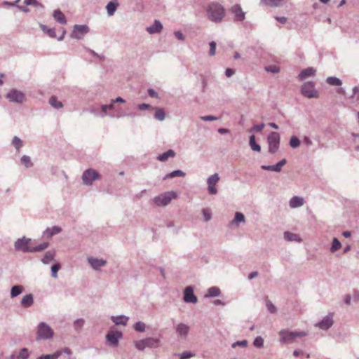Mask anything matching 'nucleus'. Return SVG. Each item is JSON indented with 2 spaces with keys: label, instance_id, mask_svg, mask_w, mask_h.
Returning <instances> with one entry per match:
<instances>
[{
  "label": "nucleus",
  "instance_id": "obj_32",
  "mask_svg": "<svg viewBox=\"0 0 359 359\" xmlns=\"http://www.w3.org/2000/svg\"><path fill=\"white\" fill-rule=\"evenodd\" d=\"M23 290V287L20 285H15L11 287V297L15 298L20 295Z\"/></svg>",
  "mask_w": 359,
  "mask_h": 359
},
{
  "label": "nucleus",
  "instance_id": "obj_62",
  "mask_svg": "<svg viewBox=\"0 0 359 359\" xmlns=\"http://www.w3.org/2000/svg\"><path fill=\"white\" fill-rule=\"evenodd\" d=\"M137 108H138V109L143 111V110L149 109V108H151V105L149 104L142 103V104H138Z\"/></svg>",
  "mask_w": 359,
  "mask_h": 359
},
{
  "label": "nucleus",
  "instance_id": "obj_52",
  "mask_svg": "<svg viewBox=\"0 0 359 359\" xmlns=\"http://www.w3.org/2000/svg\"><path fill=\"white\" fill-rule=\"evenodd\" d=\"M233 222L235 223H240V222H245V216L243 213L236 212L235 214V217L233 219Z\"/></svg>",
  "mask_w": 359,
  "mask_h": 359
},
{
  "label": "nucleus",
  "instance_id": "obj_20",
  "mask_svg": "<svg viewBox=\"0 0 359 359\" xmlns=\"http://www.w3.org/2000/svg\"><path fill=\"white\" fill-rule=\"evenodd\" d=\"M62 231V229L59 226H54L51 228L48 227L43 233V236L48 238H51L53 235L59 233Z\"/></svg>",
  "mask_w": 359,
  "mask_h": 359
},
{
  "label": "nucleus",
  "instance_id": "obj_15",
  "mask_svg": "<svg viewBox=\"0 0 359 359\" xmlns=\"http://www.w3.org/2000/svg\"><path fill=\"white\" fill-rule=\"evenodd\" d=\"M333 323V315L332 313H329L325 317H324L319 323H318L316 325V326L320 327L323 330H327L329 328L332 327Z\"/></svg>",
  "mask_w": 359,
  "mask_h": 359
},
{
  "label": "nucleus",
  "instance_id": "obj_51",
  "mask_svg": "<svg viewBox=\"0 0 359 359\" xmlns=\"http://www.w3.org/2000/svg\"><path fill=\"white\" fill-rule=\"evenodd\" d=\"M61 266L59 263H56L51 266V276L56 278L57 277V271L60 269Z\"/></svg>",
  "mask_w": 359,
  "mask_h": 359
},
{
  "label": "nucleus",
  "instance_id": "obj_37",
  "mask_svg": "<svg viewBox=\"0 0 359 359\" xmlns=\"http://www.w3.org/2000/svg\"><path fill=\"white\" fill-rule=\"evenodd\" d=\"M41 29L46 32L50 37L51 38H55L56 37V33L55 30L53 28H48L47 26L41 24L40 25Z\"/></svg>",
  "mask_w": 359,
  "mask_h": 359
},
{
  "label": "nucleus",
  "instance_id": "obj_42",
  "mask_svg": "<svg viewBox=\"0 0 359 359\" xmlns=\"http://www.w3.org/2000/svg\"><path fill=\"white\" fill-rule=\"evenodd\" d=\"M48 246H49V243L48 242H44L37 246L32 247V252L33 253V252H41V251L46 250V248H48Z\"/></svg>",
  "mask_w": 359,
  "mask_h": 359
},
{
  "label": "nucleus",
  "instance_id": "obj_48",
  "mask_svg": "<svg viewBox=\"0 0 359 359\" xmlns=\"http://www.w3.org/2000/svg\"><path fill=\"white\" fill-rule=\"evenodd\" d=\"M300 143H301L300 140L296 136H292L290 138V142H289L290 146L292 148H297L300 145Z\"/></svg>",
  "mask_w": 359,
  "mask_h": 359
},
{
  "label": "nucleus",
  "instance_id": "obj_17",
  "mask_svg": "<svg viewBox=\"0 0 359 359\" xmlns=\"http://www.w3.org/2000/svg\"><path fill=\"white\" fill-rule=\"evenodd\" d=\"M231 12L234 14L235 21H243L245 19V13L243 11L241 6L239 4L233 6L231 8Z\"/></svg>",
  "mask_w": 359,
  "mask_h": 359
},
{
  "label": "nucleus",
  "instance_id": "obj_36",
  "mask_svg": "<svg viewBox=\"0 0 359 359\" xmlns=\"http://www.w3.org/2000/svg\"><path fill=\"white\" fill-rule=\"evenodd\" d=\"M326 82L328 84H330L331 86H340L342 84L341 80L335 76L327 77L326 79Z\"/></svg>",
  "mask_w": 359,
  "mask_h": 359
},
{
  "label": "nucleus",
  "instance_id": "obj_7",
  "mask_svg": "<svg viewBox=\"0 0 359 359\" xmlns=\"http://www.w3.org/2000/svg\"><path fill=\"white\" fill-rule=\"evenodd\" d=\"M160 340L156 338L148 337L135 341V346L140 351H144L146 348H153L158 346Z\"/></svg>",
  "mask_w": 359,
  "mask_h": 359
},
{
  "label": "nucleus",
  "instance_id": "obj_35",
  "mask_svg": "<svg viewBox=\"0 0 359 359\" xmlns=\"http://www.w3.org/2000/svg\"><path fill=\"white\" fill-rule=\"evenodd\" d=\"M49 104L55 109H61L63 107L62 102L59 101L55 96H52L49 99Z\"/></svg>",
  "mask_w": 359,
  "mask_h": 359
},
{
  "label": "nucleus",
  "instance_id": "obj_38",
  "mask_svg": "<svg viewBox=\"0 0 359 359\" xmlns=\"http://www.w3.org/2000/svg\"><path fill=\"white\" fill-rule=\"evenodd\" d=\"M62 351H57L53 354L42 355L37 358V359H57L61 355Z\"/></svg>",
  "mask_w": 359,
  "mask_h": 359
},
{
  "label": "nucleus",
  "instance_id": "obj_4",
  "mask_svg": "<svg viewBox=\"0 0 359 359\" xmlns=\"http://www.w3.org/2000/svg\"><path fill=\"white\" fill-rule=\"evenodd\" d=\"M32 242V239L23 236L20 238H18L14 243V248L16 251L26 252H32V247L29 244Z\"/></svg>",
  "mask_w": 359,
  "mask_h": 359
},
{
  "label": "nucleus",
  "instance_id": "obj_23",
  "mask_svg": "<svg viewBox=\"0 0 359 359\" xmlns=\"http://www.w3.org/2000/svg\"><path fill=\"white\" fill-rule=\"evenodd\" d=\"M34 303V297L32 294H27L23 297L20 302V304L23 308H29Z\"/></svg>",
  "mask_w": 359,
  "mask_h": 359
},
{
  "label": "nucleus",
  "instance_id": "obj_44",
  "mask_svg": "<svg viewBox=\"0 0 359 359\" xmlns=\"http://www.w3.org/2000/svg\"><path fill=\"white\" fill-rule=\"evenodd\" d=\"M24 4L26 6H33L35 7H39L41 8H44V6L39 2L37 0H25Z\"/></svg>",
  "mask_w": 359,
  "mask_h": 359
},
{
  "label": "nucleus",
  "instance_id": "obj_30",
  "mask_svg": "<svg viewBox=\"0 0 359 359\" xmlns=\"http://www.w3.org/2000/svg\"><path fill=\"white\" fill-rule=\"evenodd\" d=\"M185 175H186V173L184 171H182L181 170H175L165 175L163 179L165 180L167 179L173 178L175 177H185Z\"/></svg>",
  "mask_w": 359,
  "mask_h": 359
},
{
  "label": "nucleus",
  "instance_id": "obj_27",
  "mask_svg": "<svg viewBox=\"0 0 359 359\" xmlns=\"http://www.w3.org/2000/svg\"><path fill=\"white\" fill-rule=\"evenodd\" d=\"M55 255V250L47 251L45 253L43 257L42 258L41 262L44 264H48L50 263V261L54 259Z\"/></svg>",
  "mask_w": 359,
  "mask_h": 359
},
{
  "label": "nucleus",
  "instance_id": "obj_10",
  "mask_svg": "<svg viewBox=\"0 0 359 359\" xmlns=\"http://www.w3.org/2000/svg\"><path fill=\"white\" fill-rule=\"evenodd\" d=\"M89 31L90 29L86 25H75L73 27L71 37L80 40L83 39Z\"/></svg>",
  "mask_w": 359,
  "mask_h": 359
},
{
  "label": "nucleus",
  "instance_id": "obj_49",
  "mask_svg": "<svg viewBox=\"0 0 359 359\" xmlns=\"http://www.w3.org/2000/svg\"><path fill=\"white\" fill-rule=\"evenodd\" d=\"M286 163H287V160L285 158H283L281 161H280L279 162H278L276 165H274V172H280L283 166L285 165Z\"/></svg>",
  "mask_w": 359,
  "mask_h": 359
},
{
  "label": "nucleus",
  "instance_id": "obj_53",
  "mask_svg": "<svg viewBox=\"0 0 359 359\" xmlns=\"http://www.w3.org/2000/svg\"><path fill=\"white\" fill-rule=\"evenodd\" d=\"M178 355L180 356V359H189L194 355V354L189 351H185Z\"/></svg>",
  "mask_w": 359,
  "mask_h": 359
},
{
  "label": "nucleus",
  "instance_id": "obj_46",
  "mask_svg": "<svg viewBox=\"0 0 359 359\" xmlns=\"http://www.w3.org/2000/svg\"><path fill=\"white\" fill-rule=\"evenodd\" d=\"M21 163L25 165L26 168H31L33 163L31 161V158L29 156L23 155L21 158Z\"/></svg>",
  "mask_w": 359,
  "mask_h": 359
},
{
  "label": "nucleus",
  "instance_id": "obj_31",
  "mask_svg": "<svg viewBox=\"0 0 359 359\" xmlns=\"http://www.w3.org/2000/svg\"><path fill=\"white\" fill-rule=\"evenodd\" d=\"M261 4L271 7H279L283 5V0H260Z\"/></svg>",
  "mask_w": 359,
  "mask_h": 359
},
{
  "label": "nucleus",
  "instance_id": "obj_22",
  "mask_svg": "<svg viewBox=\"0 0 359 359\" xmlns=\"http://www.w3.org/2000/svg\"><path fill=\"white\" fill-rule=\"evenodd\" d=\"M189 331V327L184 323H180L176 327L177 333L182 337H187Z\"/></svg>",
  "mask_w": 359,
  "mask_h": 359
},
{
  "label": "nucleus",
  "instance_id": "obj_59",
  "mask_svg": "<svg viewBox=\"0 0 359 359\" xmlns=\"http://www.w3.org/2000/svg\"><path fill=\"white\" fill-rule=\"evenodd\" d=\"M216 43L215 41H211L210 43V50H209V55L210 56H213L215 55V50H216Z\"/></svg>",
  "mask_w": 359,
  "mask_h": 359
},
{
  "label": "nucleus",
  "instance_id": "obj_6",
  "mask_svg": "<svg viewBox=\"0 0 359 359\" xmlns=\"http://www.w3.org/2000/svg\"><path fill=\"white\" fill-rule=\"evenodd\" d=\"M279 334L280 336V342H290L293 341L297 337H303L307 335L306 332H289L285 330L280 331Z\"/></svg>",
  "mask_w": 359,
  "mask_h": 359
},
{
  "label": "nucleus",
  "instance_id": "obj_57",
  "mask_svg": "<svg viewBox=\"0 0 359 359\" xmlns=\"http://www.w3.org/2000/svg\"><path fill=\"white\" fill-rule=\"evenodd\" d=\"M248 345V341L244 339L241 341H237L232 344V347L235 348L236 346H242L245 347Z\"/></svg>",
  "mask_w": 359,
  "mask_h": 359
},
{
  "label": "nucleus",
  "instance_id": "obj_29",
  "mask_svg": "<svg viewBox=\"0 0 359 359\" xmlns=\"http://www.w3.org/2000/svg\"><path fill=\"white\" fill-rule=\"evenodd\" d=\"M221 290L218 287H211L208 289V293L205 295V297H215L219 296Z\"/></svg>",
  "mask_w": 359,
  "mask_h": 359
},
{
  "label": "nucleus",
  "instance_id": "obj_47",
  "mask_svg": "<svg viewBox=\"0 0 359 359\" xmlns=\"http://www.w3.org/2000/svg\"><path fill=\"white\" fill-rule=\"evenodd\" d=\"M12 144L15 146L18 151H19L20 148L22 147V141L17 136H15L13 138Z\"/></svg>",
  "mask_w": 359,
  "mask_h": 359
},
{
  "label": "nucleus",
  "instance_id": "obj_25",
  "mask_svg": "<svg viewBox=\"0 0 359 359\" xmlns=\"http://www.w3.org/2000/svg\"><path fill=\"white\" fill-rule=\"evenodd\" d=\"M175 156V152L172 149H169L166 151L165 152L158 155L156 157V159L159 161H165L169 158H173Z\"/></svg>",
  "mask_w": 359,
  "mask_h": 359
},
{
  "label": "nucleus",
  "instance_id": "obj_40",
  "mask_svg": "<svg viewBox=\"0 0 359 359\" xmlns=\"http://www.w3.org/2000/svg\"><path fill=\"white\" fill-rule=\"evenodd\" d=\"M165 113L161 108H156L154 114V118L158 121H163L165 119Z\"/></svg>",
  "mask_w": 359,
  "mask_h": 359
},
{
  "label": "nucleus",
  "instance_id": "obj_13",
  "mask_svg": "<svg viewBox=\"0 0 359 359\" xmlns=\"http://www.w3.org/2000/svg\"><path fill=\"white\" fill-rule=\"evenodd\" d=\"M183 300L186 303H197L198 298L194 292V287L192 286H187L184 288Z\"/></svg>",
  "mask_w": 359,
  "mask_h": 359
},
{
  "label": "nucleus",
  "instance_id": "obj_8",
  "mask_svg": "<svg viewBox=\"0 0 359 359\" xmlns=\"http://www.w3.org/2000/svg\"><path fill=\"white\" fill-rule=\"evenodd\" d=\"M53 335V332L50 327L45 323H40L38 325L36 340L48 339Z\"/></svg>",
  "mask_w": 359,
  "mask_h": 359
},
{
  "label": "nucleus",
  "instance_id": "obj_24",
  "mask_svg": "<svg viewBox=\"0 0 359 359\" xmlns=\"http://www.w3.org/2000/svg\"><path fill=\"white\" fill-rule=\"evenodd\" d=\"M128 319V317L123 315L118 316H111V320L116 325H126Z\"/></svg>",
  "mask_w": 359,
  "mask_h": 359
},
{
  "label": "nucleus",
  "instance_id": "obj_9",
  "mask_svg": "<svg viewBox=\"0 0 359 359\" xmlns=\"http://www.w3.org/2000/svg\"><path fill=\"white\" fill-rule=\"evenodd\" d=\"M100 178V175L99 172L92 168L86 170L82 175L83 183L87 186L91 185L93 181L99 180Z\"/></svg>",
  "mask_w": 359,
  "mask_h": 359
},
{
  "label": "nucleus",
  "instance_id": "obj_61",
  "mask_svg": "<svg viewBox=\"0 0 359 359\" xmlns=\"http://www.w3.org/2000/svg\"><path fill=\"white\" fill-rule=\"evenodd\" d=\"M203 218H204V221L205 222H208V221H210L211 219V215H210V213H209L208 212V210H205V209L203 210Z\"/></svg>",
  "mask_w": 359,
  "mask_h": 359
},
{
  "label": "nucleus",
  "instance_id": "obj_28",
  "mask_svg": "<svg viewBox=\"0 0 359 359\" xmlns=\"http://www.w3.org/2000/svg\"><path fill=\"white\" fill-rule=\"evenodd\" d=\"M118 6V2H114V1L109 2L106 6L107 15L109 16H112L114 14V13L116 12Z\"/></svg>",
  "mask_w": 359,
  "mask_h": 359
},
{
  "label": "nucleus",
  "instance_id": "obj_11",
  "mask_svg": "<svg viewBox=\"0 0 359 359\" xmlns=\"http://www.w3.org/2000/svg\"><path fill=\"white\" fill-rule=\"evenodd\" d=\"M107 343L109 346L116 347L118 344L121 339L123 337V333L121 331H110L106 334Z\"/></svg>",
  "mask_w": 359,
  "mask_h": 359
},
{
  "label": "nucleus",
  "instance_id": "obj_18",
  "mask_svg": "<svg viewBox=\"0 0 359 359\" xmlns=\"http://www.w3.org/2000/svg\"><path fill=\"white\" fill-rule=\"evenodd\" d=\"M316 72V70L313 67L306 68L301 71V72L298 75V79L301 81H304L309 76H314Z\"/></svg>",
  "mask_w": 359,
  "mask_h": 359
},
{
  "label": "nucleus",
  "instance_id": "obj_1",
  "mask_svg": "<svg viewBox=\"0 0 359 359\" xmlns=\"http://www.w3.org/2000/svg\"><path fill=\"white\" fill-rule=\"evenodd\" d=\"M207 18L211 22H221L225 15V9L222 5L217 2L209 4L205 9Z\"/></svg>",
  "mask_w": 359,
  "mask_h": 359
},
{
  "label": "nucleus",
  "instance_id": "obj_16",
  "mask_svg": "<svg viewBox=\"0 0 359 359\" xmlns=\"http://www.w3.org/2000/svg\"><path fill=\"white\" fill-rule=\"evenodd\" d=\"M87 260L91 267L95 271L100 270L101 267H103L107 264V261L103 259H97L90 257L87 258Z\"/></svg>",
  "mask_w": 359,
  "mask_h": 359
},
{
  "label": "nucleus",
  "instance_id": "obj_60",
  "mask_svg": "<svg viewBox=\"0 0 359 359\" xmlns=\"http://www.w3.org/2000/svg\"><path fill=\"white\" fill-rule=\"evenodd\" d=\"M201 120L205 121H216L218 119L217 117L212 116V115H207V116H203L200 117Z\"/></svg>",
  "mask_w": 359,
  "mask_h": 359
},
{
  "label": "nucleus",
  "instance_id": "obj_5",
  "mask_svg": "<svg viewBox=\"0 0 359 359\" xmlns=\"http://www.w3.org/2000/svg\"><path fill=\"white\" fill-rule=\"evenodd\" d=\"M302 94L308 98H318L319 93L315 88V84L313 81L305 82L301 88Z\"/></svg>",
  "mask_w": 359,
  "mask_h": 359
},
{
  "label": "nucleus",
  "instance_id": "obj_14",
  "mask_svg": "<svg viewBox=\"0 0 359 359\" xmlns=\"http://www.w3.org/2000/svg\"><path fill=\"white\" fill-rule=\"evenodd\" d=\"M7 98L13 102L22 103L25 99V94L16 89H12L7 95Z\"/></svg>",
  "mask_w": 359,
  "mask_h": 359
},
{
  "label": "nucleus",
  "instance_id": "obj_50",
  "mask_svg": "<svg viewBox=\"0 0 359 359\" xmlns=\"http://www.w3.org/2000/svg\"><path fill=\"white\" fill-rule=\"evenodd\" d=\"M114 109V103L112 102V101L111 102V103L109 104H102L101 106V109H102V111L103 113L102 116H104L105 115H107V110H112Z\"/></svg>",
  "mask_w": 359,
  "mask_h": 359
},
{
  "label": "nucleus",
  "instance_id": "obj_19",
  "mask_svg": "<svg viewBox=\"0 0 359 359\" xmlns=\"http://www.w3.org/2000/svg\"><path fill=\"white\" fill-rule=\"evenodd\" d=\"M162 29V23L158 20H155L154 24L147 28V31L151 34L160 33Z\"/></svg>",
  "mask_w": 359,
  "mask_h": 359
},
{
  "label": "nucleus",
  "instance_id": "obj_63",
  "mask_svg": "<svg viewBox=\"0 0 359 359\" xmlns=\"http://www.w3.org/2000/svg\"><path fill=\"white\" fill-rule=\"evenodd\" d=\"M174 35L179 40L184 41L185 39L184 34L179 31L174 32Z\"/></svg>",
  "mask_w": 359,
  "mask_h": 359
},
{
  "label": "nucleus",
  "instance_id": "obj_33",
  "mask_svg": "<svg viewBox=\"0 0 359 359\" xmlns=\"http://www.w3.org/2000/svg\"><path fill=\"white\" fill-rule=\"evenodd\" d=\"M249 144L254 151L259 152L261 151V147L255 141V137L254 135L250 136Z\"/></svg>",
  "mask_w": 359,
  "mask_h": 359
},
{
  "label": "nucleus",
  "instance_id": "obj_64",
  "mask_svg": "<svg viewBox=\"0 0 359 359\" xmlns=\"http://www.w3.org/2000/svg\"><path fill=\"white\" fill-rule=\"evenodd\" d=\"M147 93L151 97L157 98L158 97V93L153 88H149Z\"/></svg>",
  "mask_w": 359,
  "mask_h": 359
},
{
  "label": "nucleus",
  "instance_id": "obj_39",
  "mask_svg": "<svg viewBox=\"0 0 359 359\" xmlns=\"http://www.w3.org/2000/svg\"><path fill=\"white\" fill-rule=\"evenodd\" d=\"M85 323V320L83 318L76 319L74 322V328L77 332H80L82 330Z\"/></svg>",
  "mask_w": 359,
  "mask_h": 359
},
{
  "label": "nucleus",
  "instance_id": "obj_12",
  "mask_svg": "<svg viewBox=\"0 0 359 359\" xmlns=\"http://www.w3.org/2000/svg\"><path fill=\"white\" fill-rule=\"evenodd\" d=\"M219 180V176L217 173H215L207 179L208 191L210 194L215 195L217 194L216 184Z\"/></svg>",
  "mask_w": 359,
  "mask_h": 359
},
{
  "label": "nucleus",
  "instance_id": "obj_3",
  "mask_svg": "<svg viewBox=\"0 0 359 359\" xmlns=\"http://www.w3.org/2000/svg\"><path fill=\"white\" fill-rule=\"evenodd\" d=\"M176 197L177 194L175 191H167L154 197V202L157 206H166Z\"/></svg>",
  "mask_w": 359,
  "mask_h": 359
},
{
  "label": "nucleus",
  "instance_id": "obj_26",
  "mask_svg": "<svg viewBox=\"0 0 359 359\" xmlns=\"http://www.w3.org/2000/svg\"><path fill=\"white\" fill-rule=\"evenodd\" d=\"M304 204V199L299 196H293L290 201V206L295 208L302 206Z\"/></svg>",
  "mask_w": 359,
  "mask_h": 359
},
{
  "label": "nucleus",
  "instance_id": "obj_41",
  "mask_svg": "<svg viewBox=\"0 0 359 359\" xmlns=\"http://www.w3.org/2000/svg\"><path fill=\"white\" fill-rule=\"evenodd\" d=\"M341 247V244L340 241L337 238H334L332 243V246L330 249V251L331 252H334L337 250H339Z\"/></svg>",
  "mask_w": 359,
  "mask_h": 359
},
{
  "label": "nucleus",
  "instance_id": "obj_34",
  "mask_svg": "<svg viewBox=\"0 0 359 359\" xmlns=\"http://www.w3.org/2000/svg\"><path fill=\"white\" fill-rule=\"evenodd\" d=\"M284 238L286 241H298V242H299L301 241L299 235H297L296 233H291L290 231H285L284 233Z\"/></svg>",
  "mask_w": 359,
  "mask_h": 359
},
{
  "label": "nucleus",
  "instance_id": "obj_45",
  "mask_svg": "<svg viewBox=\"0 0 359 359\" xmlns=\"http://www.w3.org/2000/svg\"><path fill=\"white\" fill-rule=\"evenodd\" d=\"M133 328L137 332H143L146 329V325L142 321H138L134 325Z\"/></svg>",
  "mask_w": 359,
  "mask_h": 359
},
{
  "label": "nucleus",
  "instance_id": "obj_2",
  "mask_svg": "<svg viewBox=\"0 0 359 359\" xmlns=\"http://www.w3.org/2000/svg\"><path fill=\"white\" fill-rule=\"evenodd\" d=\"M280 137L277 132H271L267 137L269 152L271 154H276L280 147Z\"/></svg>",
  "mask_w": 359,
  "mask_h": 359
},
{
  "label": "nucleus",
  "instance_id": "obj_43",
  "mask_svg": "<svg viewBox=\"0 0 359 359\" xmlns=\"http://www.w3.org/2000/svg\"><path fill=\"white\" fill-rule=\"evenodd\" d=\"M264 126H265L264 123L255 124L252 128L248 129V133H259L263 130Z\"/></svg>",
  "mask_w": 359,
  "mask_h": 359
},
{
  "label": "nucleus",
  "instance_id": "obj_56",
  "mask_svg": "<svg viewBox=\"0 0 359 359\" xmlns=\"http://www.w3.org/2000/svg\"><path fill=\"white\" fill-rule=\"evenodd\" d=\"M266 307L268 311L271 313H275L277 311L276 307L273 305V304L271 302H266Z\"/></svg>",
  "mask_w": 359,
  "mask_h": 359
},
{
  "label": "nucleus",
  "instance_id": "obj_55",
  "mask_svg": "<svg viewBox=\"0 0 359 359\" xmlns=\"http://www.w3.org/2000/svg\"><path fill=\"white\" fill-rule=\"evenodd\" d=\"M265 69L268 72H271L273 74L278 73L280 72V68L276 65H269L265 67Z\"/></svg>",
  "mask_w": 359,
  "mask_h": 359
},
{
  "label": "nucleus",
  "instance_id": "obj_54",
  "mask_svg": "<svg viewBox=\"0 0 359 359\" xmlns=\"http://www.w3.org/2000/svg\"><path fill=\"white\" fill-rule=\"evenodd\" d=\"M253 344L257 348L262 347L264 345L263 338L260 336L257 337L253 341Z\"/></svg>",
  "mask_w": 359,
  "mask_h": 359
},
{
  "label": "nucleus",
  "instance_id": "obj_21",
  "mask_svg": "<svg viewBox=\"0 0 359 359\" xmlns=\"http://www.w3.org/2000/svg\"><path fill=\"white\" fill-rule=\"evenodd\" d=\"M53 17L57 22L60 23L61 25H66L67 22L65 15L60 9L54 11Z\"/></svg>",
  "mask_w": 359,
  "mask_h": 359
},
{
  "label": "nucleus",
  "instance_id": "obj_58",
  "mask_svg": "<svg viewBox=\"0 0 359 359\" xmlns=\"http://www.w3.org/2000/svg\"><path fill=\"white\" fill-rule=\"evenodd\" d=\"M29 355L27 353V349L26 348H23L21 351L20 352L18 358L19 359H27L28 358Z\"/></svg>",
  "mask_w": 359,
  "mask_h": 359
}]
</instances>
